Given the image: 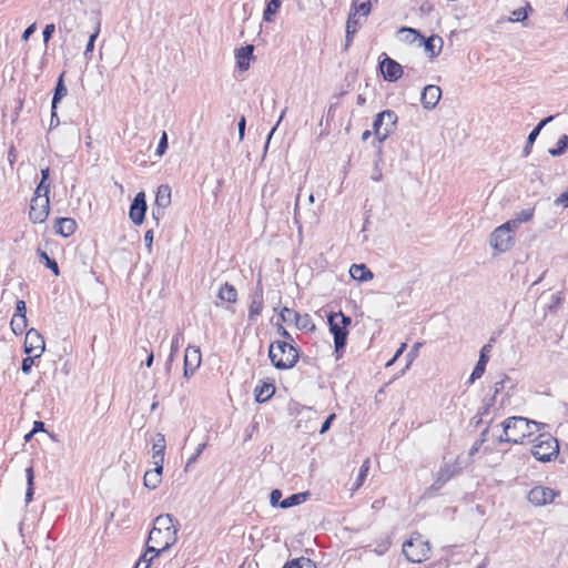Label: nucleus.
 Returning <instances> with one entry per match:
<instances>
[{"mask_svg":"<svg viewBox=\"0 0 568 568\" xmlns=\"http://www.w3.org/2000/svg\"><path fill=\"white\" fill-rule=\"evenodd\" d=\"M368 470H369V459H366L359 468V473H358L356 484H355V489L359 488L363 485Z\"/></svg>","mask_w":568,"mask_h":568,"instance_id":"nucleus-42","label":"nucleus"},{"mask_svg":"<svg viewBox=\"0 0 568 568\" xmlns=\"http://www.w3.org/2000/svg\"><path fill=\"white\" fill-rule=\"evenodd\" d=\"M245 125H246V120H245V116H241L239 123H237V129H239V139L240 141H242L244 139V134H245Z\"/></svg>","mask_w":568,"mask_h":568,"instance_id":"nucleus-59","label":"nucleus"},{"mask_svg":"<svg viewBox=\"0 0 568 568\" xmlns=\"http://www.w3.org/2000/svg\"><path fill=\"white\" fill-rule=\"evenodd\" d=\"M281 6H282V0H270L266 3L265 9L263 11L264 21L272 22L274 19V16L277 13Z\"/></svg>","mask_w":568,"mask_h":568,"instance_id":"nucleus-28","label":"nucleus"},{"mask_svg":"<svg viewBox=\"0 0 568 568\" xmlns=\"http://www.w3.org/2000/svg\"><path fill=\"white\" fill-rule=\"evenodd\" d=\"M146 557H148L146 554H143L140 557V559L136 561L134 567L135 568H150V565H151V562L153 560V557H151L149 559Z\"/></svg>","mask_w":568,"mask_h":568,"instance_id":"nucleus-52","label":"nucleus"},{"mask_svg":"<svg viewBox=\"0 0 568 568\" xmlns=\"http://www.w3.org/2000/svg\"><path fill=\"white\" fill-rule=\"evenodd\" d=\"M184 364L197 368L201 364V352L197 347H187L184 355Z\"/></svg>","mask_w":568,"mask_h":568,"instance_id":"nucleus-26","label":"nucleus"},{"mask_svg":"<svg viewBox=\"0 0 568 568\" xmlns=\"http://www.w3.org/2000/svg\"><path fill=\"white\" fill-rule=\"evenodd\" d=\"M170 204H171V189L169 185L162 184L158 187L154 205L166 209Z\"/></svg>","mask_w":568,"mask_h":568,"instance_id":"nucleus-23","label":"nucleus"},{"mask_svg":"<svg viewBox=\"0 0 568 568\" xmlns=\"http://www.w3.org/2000/svg\"><path fill=\"white\" fill-rule=\"evenodd\" d=\"M164 550H165V549H162V546H158V545H155V544H153V542H149V541H148V542H146V550H145V552H144V554H146V556H148L149 554H152V557H153V559H154L155 557H158V556H159L162 551H164Z\"/></svg>","mask_w":568,"mask_h":568,"instance_id":"nucleus-47","label":"nucleus"},{"mask_svg":"<svg viewBox=\"0 0 568 568\" xmlns=\"http://www.w3.org/2000/svg\"><path fill=\"white\" fill-rule=\"evenodd\" d=\"M27 316H21L20 314H13L10 326L12 332L16 335L22 334L27 328Z\"/></svg>","mask_w":568,"mask_h":568,"instance_id":"nucleus-32","label":"nucleus"},{"mask_svg":"<svg viewBox=\"0 0 568 568\" xmlns=\"http://www.w3.org/2000/svg\"><path fill=\"white\" fill-rule=\"evenodd\" d=\"M154 463V469L148 470L144 474V486L149 489H155L161 483L162 471H163V464H160L159 462Z\"/></svg>","mask_w":568,"mask_h":568,"instance_id":"nucleus-18","label":"nucleus"},{"mask_svg":"<svg viewBox=\"0 0 568 568\" xmlns=\"http://www.w3.org/2000/svg\"><path fill=\"white\" fill-rule=\"evenodd\" d=\"M166 150H168V135H166V132L163 131L161 139L159 141V144H158V148L155 150V154L158 156H162L166 152Z\"/></svg>","mask_w":568,"mask_h":568,"instance_id":"nucleus-44","label":"nucleus"},{"mask_svg":"<svg viewBox=\"0 0 568 568\" xmlns=\"http://www.w3.org/2000/svg\"><path fill=\"white\" fill-rule=\"evenodd\" d=\"M99 32H100V22L98 21L94 31L89 37V41L87 43L85 51H84L85 57L93 51L94 42L99 36Z\"/></svg>","mask_w":568,"mask_h":568,"instance_id":"nucleus-43","label":"nucleus"},{"mask_svg":"<svg viewBox=\"0 0 568 568\" xmlns=\"http://www.w3.org/2000/svg\"><path fill=\"white\" fill-rule=\"evenodd\" d=\"M263 288L261 282H257V287L255 292L251 296V304L248 307V321L254 322L257 316L261 315L263 311Z\"/></svg>","mask_w":568,"mask_h":568,"instance_id":"nucleus-16","label":"nucleus"},{"mask_svg":"<svg viewBox=\"0 0 568 568\" xmlns=\"http://www.w3.org/2000/svg\"><path fill=\"white\" fill-rule=\"evenodd\" d=\"M557 204H561L564 207L568 206V191L564 192L557 200Z\"/></svg>","mask_w":568,"mask_h":568,"instance_id":"nucleus-63","label":"nucleus"},{"mask_svg":"<svg viewBox=\"0 0 568 568\" xmlns=\"http://www.w3.org/2000/svg\"><path fill=\"white\" fill-rule=\"evenodd\" d=\"M26 473H27V484H28L27 491H26V503L29 504L33 498V479H34L33 467L29 466L26 469Z\"/></svg>","mask_w":568,"mask_h":568,"instance_id":"nucleus-37","label":"nucleus"},{"mask_svg":"<svg viewBox=\"0 0 568 568\" xmlns=\"http://www.w3.org/2000/svg\"><path fill=\"white\" fill-rule=\"evenodd\" d=\"M359 17L356 16V12H349L348 19L346 22V28L348 29V33H356L357 28L359 26Z\"/></svg>","mask_w":568,"mask_h":568,"instance_id":"nucleus-41","label":"nucleus"},{"mask_svg":"<svg viewBox=\"0 0 568 568\" xmlns=\"http://www.w3.org/2000/svg\"><path fill=\"white\" fill-rule=\"evenodd\" d=\"M153 454L152 458L153 462H159L160 464L164 463V452H165V438L164 435L159 433L155 436V439L153 442L152 447Z\"/></svg>","mask_w":568,"mask_h":568,"instance_id":"nucleus-21","label":"nucleus"},{"mask_svg":"<svg viewBox=\"0 0 568 568\" xmlns=\"http://www.w3.org/2000/svg\"><path fill=\"white\" fill-rule=\"evenodd\" d=\"M372 3L368 0H364L359 2L358 0H354L352 3L351 12H356V16L367 17L371 12Z\"/></svg>","mask_w":568,"mask_h":568,"instance_id":"nucleus-34","label":"nucleus"},{"mask_svg":"<svg viewBox=\"0 0 568 568\" xmlns=\"http://www.w3.org/2000/svg\"><path fill=\"white\" fill-rule=\"evenodd\" d=\"M495 342V338H490L489 343L485 344L480 352H479V358H478V362L476 364V366L474 367L471 374H470V377L469 379L467 381V384H473L476 379H479L484 373H485V369H486V365L489 361V353L493 348V343Z\"/></svg>","mask_w":568,"mask_h":568,"instance_id":"nucleus-13","label":"nucleus"},{"mask_svg":"<svg viewBox=\"0 0 568 568\" xmlns=\"http://www.w3.org/2000/svg\"><path fill=\"white\" fill-rule=\"evenodd\" d=\"M398 116L393 110L379 112L374 122L373 131L379 142H383L392 133L397 123Z\"/></svg>","mask_w":568,"mask_h":568,"instance_id":"nucleus-7","label":"nucleus"},{"mask_svg":"<svg viewBox=\"0 0 568 568\" xmlns=\"http://www.w3.org/2000/svg\"><path fill=\"white\" fill-rule=\"evenodd\" d=\"M26 312H27L26 303L23 301H18L14 314H20L21 316H26Z\"/></svg>","mask_w":568,"mask_h":568,"instance_id":"nucleus-62","label":"nucleus"},{"mask_svg":"<svg viewBox=\"0 0 568 568\" xmlns=\"http://www.w3.org/2000/svg\"><path fill=\"white\" fill-rule=\"evenodd\" d=\"M39 433H42L45 435L47 439H51L53 442H55V437L53 434H50L47 429H45V425L43 422L41 420H38V434Z\"/></svg>","mask_w":568,"mask_h":568,"instance_id":"nucleus-57","label":"nucleus"},{"mask_svg":"<svg viewBox=\"0 0 568 568\" xmlns=\"http://www.w3.org/2000/svg\"><path fill=\"white\" fill-rule=\"evenodd\" d=\"M537 443L532 446V456L542 463H547L557 457L559 446L556 438L550 435L540 434Z\"/></svg>","mask_w":568,"mask_h":568,"instance_id":"nucleus-6","label":"nucleus"},{"mask_svg":"<svg viewBox=\"0 0 568 568\" xmlns=\"http://www.w3.org/2000/svg\"><path fill=\"white\" fill-rule=\"evenodd\" d=\"M520 223L516 220H509L506 223L501 224L503 227H506V231H509V235L514 237L516 230L519 227Z\"/></svg>","mask_w":568,"mask_h":568,"instance_id":"nucleus-48","label":"nucleus"},{"mask_svg":"<svg viewBox=\"0 0 568 568\" xmlns=\"http://www.w3.org/2000/svg\"><path fill=\"white\" fill-rule=\"evenodd\" d=\"M298 357L297 349L286 341H276L270 345L268 358L276 369L285 371L293 368Z\"/></svg>","mask_w":568,"mask_h":568,"instance_id":"nucleus-3","label":"nucleus"},{"mask_svg":"<svg viewBox=\"0 0 568 568\" xmlns=\"http://www.w3.org/2000/svg\"><path fill=\"white\" fill-rule=\"evenodd\" d=\"M310 497L308 491L297 493L288 496L284 500L281 501L280 507L282 509H288L291 507L301 505L302 503L306 501Z\"/></svg>","mask_w":568,"mask_h":568,"instance_id":"nucleus-24","label":"nucleus"},{"mask_svg":"<svg viewBox=\"0 0 568 568\" xmlns=\"http://www.w3.org/2000/svg\"><path fill=\"white\" fill-rule=\"evenodd\" d=\"M442 97V90L438 85L428 84L423 89L420 102L423 108L426 110L434 109L439 102Z\"/></svg>","mask_w":568,"mask_h":568,"instance_id":"nucleus-15","label":"nucleus"},{"mask_svg":"<svg viewBox=\"0 0 568 568\" xmlns=\"http://www.w3.org/2000/svg\"><path fill=\"white\" fill-rule=\"evenodd\" d=\"M335 419V414H329L326 419L323 422L322 426H321V429H320V433L321 434H325L326 432L329 430L331 428V425H332V422Z\"/></svg>","mask_w":568,"mask_h":568,"instance_id":"nucleus-54","label":"nucleus"},{"mask_svg":"<svg viewBox=\"0 0 568 568\" xmlns=\"http://www.w3.org/2000/svg\"><path fill=\"white\" fill-rule=\"evenodd\" d=\"M275 393V387L271 383H263L261 386L255 387V400L257 403H265Z\"/></svg>","mask_w":568,"mask_h":568,"instance_id":"nucleus-22","label":"nucleus"},{"mask_svg":"<svg viewBox=\"0 0 568 568\" xmlns=\"http://www.w3.org/2000/svg\"><path fill=\"white\" fill-rule=\"evenodd\" d=\"M164 214H165V207L153 205V207H152V217L155 221L156 225H159L160 220L164 216Z\"/></svg>","mask_w":568,"mask_h":568,"instance_id":"nucleus-50","label":"nucleus"},{"mask_svg":"<svg viewBox=\"0 0 568 568\" xmlns=\"http://www.w3.org/2000/svg\"><path fill=\"white\" fill-rule=\"evenodd\" d=\"M283 568H317L316 564L306 557L294 558L285 562Z\"/></svg>","mask_w":568,"mask_h":568,"instance_id":"nucleus-29","label":"nucleus"},{"mask_svg":"<svg viewBox=\"0 0 568 568\" xmlns=\"http://www.w3.org/2000/svg\"><path fill=\"white\" fill-rule=\"evenodd\" d=\"M558 495V491L549 487L536 486L528 493V500L535 506H545L552 503Z\"/></svg>","mask_w":568,"mask_h":568,"instance_id":"nucleus-10","label":"nucleus"},{"mask_svg":"<svg viewBox=\"0 0 568 568\" xmlns=\"http://www.w3.org/2000/svg\"><path fill=\"white\" fill-rule=\"evenodd\" d=\"M36 32V22L31 23L23 32L22 40L27 41Z\"/></svg>","mask_w":568,"mask_h":568,"instance_id":"nucleus-61","label":"nucleus"},{"mask_svg":"<svg viewBox=\"0 0 568 568\" xmlns=\"http://www.w3.org/2000/svg\"><path fill=\"white\" fill-rule=\"evenodd\" d=\"M327 322L329 332L334 337V352L338 359L343 355L347 343L348 326L352 323V318L343 314L341 311L337 313L331 312L327 315Z\"/></svg>","mask_w":568,"mask_h":568,"instance_id":"nucleus-4","label":"nucleus"},{"mask_svg":"<svg viewBox=\"0 0 568 568\" xmlns=\"http://www.w3.org/2000/svg\"><path fill=\"white\" fill-rule=\"evenodd\" d=\"M55 233L63 237L72 235L77 230V223L71 217H59L54 223Z\"/></svg>","mask_w":568,"mask_h":568,"instance_id":"nucleus-19","label":"nucleus"},{"mask_svg":"<svg viewBox=\"0 0 568 568\" xmlns=\"http://www.w3.org/2000/svg\"><path fill=\"white\" fill-rule=\"evenodd\" d=\"M402 31L413 34L414 39L419 38L424 44L425 52L429 55V58L439 55L443 48V39L439 36L434 34L428 38H424L416 30L410 28H403Z\"/></svg>","mask_w":568,"mask_h":568,"instance_id":"nucleus-8","label":"nucleus"},{"mask_svg":"<svg viewBox=\"0 0 568 568\" xmlns=\"http://www.w3.org/2000/svg\"><path fill=\"white\" fill-rule=\"evenodd\" d=\"M490 245L498 252H506L514 245V237L509 235L506 227L499 225L489 236Z\"/></svg>","mask_w":568,"mask_h":568,"instance_id":"nucleus-11","label":"nucleus"},{"mask_svg":"<svg viewBox=\"0 0 568 568\" xmlns=\"http://www.w3.org/2000/svg\"><path fill=\"white\" fill-rule=\"evenodd\" d=\"M183 337H182V334L179 332L174 335V337L172 338V342H171V353H170V356H169V359H168V363H166V366L170 367L171 363L173 362L174 359V356H175V353L179 351V347H180V341H182Z\"/></svg>","mask_w":568,"mask_h":568,"instance_id":"nucleus-40","label":"nucleus"},{"mask_svg":"<svg viewBox=\"0 0 568 568\" xmlns=\"http://www.w3.org/2000/svg\"><path fill=\"white\" fill-rule=\"evenodd\" d=\"M532 216H534V210L525 209V210H521L520 212H518L516 214L515 219L521 224V223L530 221L532 219Z\"/></svg>","mask_w":568,"mask_h":568,"instance_id":"nucleus-45","label":"nucleus"},{"mask_svg":"<svg viewBox=\"0 0 568 568\" xmlns=\"http://www.w3.org/2000/svg\"><path fill=\"white\" fill-rule=\"evenodd\" d=\"M509 382H510V378L507 375H504L500 381L495 382V384H494V395L490 398V400L487 404V406L484 408L483 414H485L488 410V406L489 405L494 404L496 395L499 394L501 390H504L505 387H506V384L509 383Z\"/></svg>","mask_w":568,"mask_h":568,"instance_id":"nucleus-36","label":"nucleus"},{"mask_svg":"<svg viewBox=\"0 0 568 568\" xmlns=\"http://www.w3.org/2000/svg\"><path fill=\"white\" fill-rule=\"evenodd\" d=\"M501 426L499 443L523 444L525 438L539 432L545 424L521 416H511L506 418Z\"/></svg>","mask_w":568,"mask_h":568,"instance_id":"nucleus-1","label":"nucleus"},{"mask_svg":"<svg viewBox=\"0 0 568 568\" xmlns=\"http://www.w3.org/2000/svg\"><path fill=\"white\" fill-rule=\"evenodd\" d=\"M38 260L43 262L48 268L52 271V273L58 276L60 274L59 265L54 258H51L47 252L41 251L38 247Z\"/></svg>","mask_w":568,"mask_h":568,"instance_id":"nucleus-31","label":"nucleus"},{"mask_svg":"<svg viewBox=\"0 0 568 568\" xmlns=\"http://www.w3.org/2000/svg\"><path fill=\"white\" fill-rule=\"evenodd\" d=\"M67 92H68V90L63 82V74H61L58 79V82H57V85L54 89V94L52 98V102H51L52 110H54L57 108V104L60 102V100L67 95Z\"/></svg>","mask_w":568,"mask_h":568,"instance_id":"nucleus-30","label":"nucleus"},{"mask_svg":"<svg viewBox=\"0 0 568 568\" xmlns=\"http://www.w3.org/2000/svg\"><path fill=\"white\" fill-rule=\"evenodd\" d=\"M33 364H34V357L27 356L26 358H23V361L21 363V371L24 374H29L31 372Z\"/></svg>","mask_w":568,"mask_h":568,"instance_id":"nucleus-51","label":"nucleus"},{"mask_svg":"<svg viewBox=\"0 0 568 568\" xmlns=\"http://www.w3.org/2000/svg\"><path fill=\"white\" fill-rule=\"evenodd\" d=\"M36 334V328H30L28 332H27V335H26V339H24V344H23V351L24 353L30 356L31 352L34 349V346L31 342H29V339L31 338V336Z\"/></svg>","mask_w":568,"mask_h":568,"instance_id":"nucleus-46","label":"nucleus"},{"mask_svg":"<svg viewBox=\"0 0 568 568\" xmlns=\"http://www.w3.org/2000/svg\"><path fill=\"white\" fill-rule=\"evenodd\" d=\"M54 30H55V27H54V24H52V23L47 24V26L44 27V29H43V31H42V36H43V41H44L45 43L51 39V37H52V34H53Z\"/></svg>","mask_w":568,"mask_h":568,"instance_id":"nucleus-55","label":"nucleus"},{"mask_svg":"<svg viewBox=\"0 0 568 568\" xmlns=\"http://www.w3.org/2000/svg\"><path fill=\"white\" fill-rule=\"evenodd\" d=\"M379 71L383 78L389 82L397 81L403 74L402 65L386 53H383V59L379 61Z\"/></svg>","mask_w":568,"mask_h":568,"instance_id":"nucleus-9","label":"nucleus"},{"mask_svg":"<svg viewBox=\"0 0 568 568\" xmlns=\"http://www.w3.org/2000/svg\"><path fill=\"white\" fill-rule=\"evenodd\" d=\"M174 521L178 524L170 514L159 515L149 534V542L162 546V549H169L176 540L178 527Z\"/></svg>","mask_w":568,"mask_h":568,"instance_id":"nucleus-2","label":"nucleus"},{"mask_svg":"<svg viewBox=\"0 0 568 568\" xmlns=\"http://www.w3.org/2000/svg\"><path fill=\"white\" fill-rule=\"evenodd\" d=\"M298 314L300 313H297L296 311H294L292 308L283 307L280 313V317L284 323L291 325V324H295L296 317L298 316Z\"/></svg>","mask_w":568,"mask_h":568,"instance_id":"nucleus-39","label":"nucleus"},{"mask_svg":"<svg viewBox=\"0 0 568 568\" xmlns=\"http://www.w3.org/2000/svg\"><path fill=\"white\" fill-rule=\"evenodd\" d=\"M349 275L353 280L366 282L374 277L373 272L365 264H353L349 268Z\"/></svg>","mask_w":568,"mask_h":568,"instance_id":"nucleus-20","label":"nucleus"},{"mask_svg":"<svg viewBox=\"0 0 568 568\" xmlns=\"http://www.w3.org/2000/svg\"><path fill=\"white\" fill-rule=\"evenodd\" d=\"M148 210L146 197L144 192H139L134 196L129 211V216L133 224L141 225L145 219Z\"/></svg>","mask_w":568,"mask_h":568,"instance_id":"nucleus-12","label":"nucleus"},{"mask_svg":"<svg viewBox=\"0 0 568 568\" xmlns=\"http://www.w3.org/2000/svg\"><path fill=\"white\" fill-rule=\"evenodd\" d=\"M286 113V108L282 111L281 115H280V119L278 121L276 122V124L273 126V129L270 131L268 135H267V141H266V144H265V149H267L268 146V143H270V140L273 135V133L276 131V129L278 128L281 121L283 120L284 115Z\"/></svg>","mask_w":568,"mask_h":568,"instance_id":"nucleus-58","label":"nucleus"},{"mask_svg":"<svg viewBox=\"0 0 568 568\" xmlns=\"http://www.w3.org/2000/svg\"><path fill=\"white\" fill-rule=\"evenodd\" d=\"M144 243L149 251V253L152 251V244H153V230L150 229L144 234Z\"/></svg>","mask_w":568,"mask_h":568,"instance_id":"nucleus-56","label":"nucleus"},{"mask_svg":"<svg viewBox=\"0 0 568 568\" xmlns=\"http://www.w3.org/2000/svg\"><path fill=\"white\" fill-rule=\"evenodd\" d=\"M253 51V44H246L236 50V65L241 71H246L250 68V62L254 59Z\"/></svg>","mask_w":568,"mask_h":568,"instance_id":"nucleus-17","label":"nucleus"},{"mask_svg":"<svg viewBox=\"0 0 568 568\" xmlns=\"http://www.w3.org/2000/svg\"><path fill=\"white\" fill-rule=\"evenodd\" d=\"M205 444H200L196 448V452L187 459V463H186V468L190 467L193 463L196 462V459L200 457V455L202 454L203 449L205 448Z\"/></svg>","mask_w":568,"mask_h":568,"instance_id":"nucleus-53","label":"nucleus"},{"mask_svg":"<svg viewBox=\"0 0 568 568\" xmlns=\"http://www.w3.org/2000/svg\"><path fill=\"white\" fill-rule=\"evenodd\" d=\"M50 175V169H41V180L38 183V199L42 195L45 197V204L44 210L42 212H38V220L40 219V222H42L44 219H47L49 214V192H50V184H47V180Z\"/></svg>","mask_w":568,"mask_h":568,"instance_id":"nucleus-14","label":"nucleus"},{"mask_svg":"<svg viewBox=\"0 0 568 568\" xmlns=\"http://www.w3.org/2000/svg\"><path fill=\"white\" fill-rule=\"evenodd\" d=\"M217 297L222 302L235 303L237 298V292L233 285L225 283L220 287Z\"/></svg>","mask_w":568,"mask_h":568,"instance_id":"nucleus-25","label":"nucleus"},{"mask_svg":"<svg viewBox=\"0 0 568 568\" xmlns=\"http://www.w3.org/2000/svg\"><path fill=\"white\" fill-rule=\"evenodd\" d=\"M294 325L298 329L305 331V332H312L315 329V324L313 323V321L308 314H298Z\"/></svg>","mask_w":568,"mask_h":568,"instance_id":"nucleus-33","label":"nucleus"},{"mask_svg":"<svg viewBox=\"0 0 568 568\" xmlns=\"http://www.w3.org/2000/svg\"><path fill=\"white\" fill-rule=\"evenodd\" d=\"M452 476L453 473L450 471V468L448 466L440 468L437 474V478L430 486V489L439 490L450 479Z\"/></svg>","mask_w":568,"mask_h":568,"instance_id":"nucleus-27","label":"nucleus"},{"mask_svg":"<svg viewBox=\"0 0 568 568\" xmlns=\"http://www.w3.org/2000/svg\"><path fill=\"white\" fill-rule=\"evenodd\" d=\"M567 150H568V135L567 134H562L559 138L556 148L549 149L548 153L551 156H560L564 153H566Z\"/></svg>","mask_w":568,"mask_h":568,"instance_id":"nucleus-35","label":"nucleus"},{"mask_svg":"<svg viewBox=\"0 0 568 568\" xmlns=\"http://www.w3.org/2000/svg\"><path fill=\"white\" fill-rule=\"evenodd\" d=\"M541 131V128L536 125L531 132L529 133L528 138H527V141L529 142V144H534V142L536 141V139L538 138L539 133Z\"/></svg>","mask_w":568,"mask_h":568,"instance_id":"nucleus-60","label":"nucleus"},{"mask_svg":"<svg viewBox=\"0 0 568 568\" xmlns=\"http://www.w3.org/2000/svg\"><path fill=\"white\" fill-rule=\"evenodd\" d=\"M403 554L412 562H422L429 558L430 546L419 534L413 535L403 544Z\"/></svg>","mask_w":568,"mask_h":568,"instance_id":"nucleus-5","label":"nucleus"},{"mask_svg":"<svg viewBox=\"0 0 568 568\" xmlns=\"http://www.w3.org/2000/svg\"><path fill=\"white\" fill-rule=\"evenodd\" d=\"M528 10L531 11V7L529 3H527L526 7L518 8L516 10L511 11V14L508 20L511 22L524 21L528 17Z\"/></svg>","mask_w":568,"mask_h":568,"instance_id":"nucleus-38","label":"nucleus"},{"mask_svg":"<svg viewBox=\"0 0 568 568\" xmlns=\"http://www.w3.org/2000/svg\"><path fill=\"white\" fill-rule=\"evenodd\" d=\"M420 346V343H416L413 347V349L407 354V358L409 361V363L413 362V359L415 358L417 352H418V348Z\"/></svg>","mask_w":568,"mask_h":568,"instance_id":"nucleus-64","label":"nucleus"},{"mask_svg":"<svg viewBox=\"0 0 568 568\" xmlns=\"http://www.w3.org/2000/svg\"><path fill=\"white\" fill-rule=\"evenodd\" d=\"M282 491L280 489H273L270 494V504L272 507H280Z\"/></svg>","mask_w":568,"mask_h":568,"instance_id":"nucleus-49","label":"nucleus"}]
</instances>
